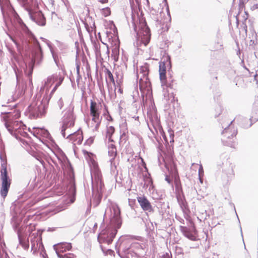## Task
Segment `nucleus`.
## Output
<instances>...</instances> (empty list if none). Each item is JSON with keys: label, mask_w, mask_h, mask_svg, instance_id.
<instances>
[{"label": "nucleus", "mask_w": 258, "mask_h": 258, "mask_svg": "<svg viewBox=\"0 0 258 258\" xmlns=\"http://www.w3.org/2000/svg\"><path fill=\"white\" fill-rule=\"evenodd\" d=\"M109 220V224L99 233L97 240L100 243L109 244L112 243L118 229L122 225L120 209L117 205H113L106 208L104 219Z\"/></svg>", "instance_id": "nucleus-1"}, {"label": "nucleus", "mask_w": 258, "mask_h": 258, "mask_svg": "<svg viewBox=\"0 0 258 258\" xmlns=\"http://www.w3.org/2000/svg\"><path fill=\"white\" fill-rule=\"evenodd\" d=\"M64 77L60 73H55L48 76L42 81L40 91L36 95V98L39 99L42 97L41 104L39 106V112L42 113L41 109L45 111L49 101L57 88L62 84Z\"/></svg>", "instance_id": "nucleus-2"}, {"label": "nucleus", "mask_w": 258, "mask_h": 258, "mask_svg": "<svg viewBox=\"0 0 258 258\" xmlns=\"http://www.w3.org/2000/svg\"><path fill=\"white\" fill-rule=\"evenodd\" d=\"M141 245L139 243L133 242L128 236H121L115 244V249L121 258H146L138 254Z\"/></svg>", "instance_id": "nucleus-3"}, {"label": "nucleus", "mask_w": 258, "mask_h": 258, "mask_svg": "<svg viewBox=\"0 0 258 258\" xmlns=\"http://www.w3.org/2000/svg\"><path fill=\"white\" fill-rule=\"evenodd\" d=\"M92 193L94 198L93 202L95 206L100 203L102 197L104 185L102 180V176L98 165L95 161H93L90 165Z\"/></svg>", "instance_id": "nucleus-4"}, {"label": "nucleus", "mask_w": 258, "mask_h": 258, "mask_svg": "<svg viewBox=\"0 0 258 258\" xmlns=\"http://www.w3.org/2000/svg\"><path fill=\"white\" fill-rule=\"evenodd\" d=\"M20 24L23 30L27 33L29 37V41L33 46L32 61L34 63L39 64L43 58L42 51L40 45L34 34L30 31L28 27L21 20Z\"/></svg>", "instance_id": "nucleus-5"}, {"label": "nucleus", "mask_w": 258, "mask_h": 258, "mask_svg": "<svg viewBox=\"0 0 258 258\" xmlns=\"http://www.w3.org/2000/svg\"><path fill=\"white\" fill-rule=\"evenodd\" d=\"M228 120L225 124L226 127L223 128L221 133L222 138L221 139L222 142L224 146H228L231 148H235L237 145L235 140L233 139L236 137L237 134V130L235 128L232 124L234 120Z\"/></svg>", "instance_id": "nucleus-6"}, {"label": "nucleus", "mask_w": 258, "mask_h": 258, "mask_svg": "<svg viewBox=\"0 0 258 258\" xmlns=\"http://www.w3.org/2000/svg\"><path fill=\"white\" fill-rule=\"evenodd\" d=\"M132 24L134 31L137 33V40L140 44H143L146 46L150 42L151 38L150 31L145 22H140L139 30L137 31V27L135 24L134 16L132 15Z\"/></svg>", "instance_id": "nucleus-7"}, {"label": "nucleus", "mask_w": 258, "mask_h": 258, "mask_svg": "<svg viewBox=\"0 0 258 258\" xmlns=\"http://www.w3.org/2000/svg\"><path fill=\"white\" fill-rule=\"evenodd\" d=\"M149 66L146 63L140 67V72L137 74V78L139 79V87L143 93L150 94L151 92V84L148 78Z\"/></svg>", "instance_id": "nucleus-8"}, {"label": "nucleus", "mask_w": 258, "mask_h": 258, "mask_svg": "<svg viewBox=\"0 0 258 258\" xmlns=\"http://www.w3.org/2000/svg\"><path fill=\"white\" fill-rule=\"evenodd\" d=\"M0 159L1 160L2 170L1 172V178L2 181V186L1 187V195L5 198L8 194L11 185V179L8 176L7 167V160L5 157L0 155Z\"/></svg>", "instance_id": "nucleus-9"}, {"label": "nucleus", "mask_w": 258, "mask_h": 258, "mask_svg": "<svg viewBox=\"0 0 258 258\" xmlns=\"http://www.w3.org/2000/svg\"><path fill=\"white\" fill-rule=\"evenodd\" d=\"M3 114L4 115L2 117L4 120L5 125L12 136H15L16 134L15 131L21 127L23 130L26 127L22 121L16 120L20 117V114H16L15 118L9 115L10 114Z\"/></svg>", "instance_id": "nucleus-10"}, {"label": "nucleus", "mask_w": 258, "mask_h": 258, "mask_svg": "<svg viewBox=\"0 0 258 258\" xmlns=\"http://www.w3.org/2000/svg\"><path fill=\"white\" fill-rule=\"evenodd\" d=\"M44 230H38L37 231H31L29 234V237L26 239L24 236L25 241L29 244L30 240L31 244V251L33 254H36L37 250L40 248H43V245L42 242L41 234ZM29 246V244H28Z\"/></svg>", "instance_id": "nucleus-11"}, {"label": "nucleus", "mask_w": 258, "mask_h": 258, "mask_svg": "<svg viewBox=\"0 0 258 258\" xmlns=\"http://www.w3.org/2000/svg\"><path fill=\"white\" fill-rule=\"evenodd\" d=\"M171 67L170 57L167 55H164L161 58L159 62V77L162 86H167L166 85V69H170Z\"/></svg>", "instance_id": "nucleus-12"}, {"label": "nucleus", "mask_w": 258, "mask_h": 258, "mask_svg": "<svg viewBox=\"0 0 258 258\" xmlns=\"http://www.w3.org/2000/svg\"><path fill=\"white\" fill-rule=\"evenodd\" d=\"M76 116L74 114H64L61 118L62 123L60 133L63 138H66V131L67 129L73 126L75 124Z\"/></svg>", "instance_id": "nucleus-13"}, {"label": "nucleus", "mask_w": 258, "mask_h": 258, "mask_svg": "<svg viewBox=\"0 0 258 258\" xmlns=\"http://www.w3.org/2000/svg\"><path fill=\"white\" fill-rule=\"evenodd\" d=\"M68 174L70 178V186L69 188V192L71 196V202L74 203L75 200L76 196V185L75 183V176L73 171V168L70 163L67 166Z\"/></svg>", "instance_id": "nucleus-14"}, {"label": "nucleus", "mask_w": 258, "mask_h": 258, "mask_svg": "<svg viewBox=\"0 0 258 258\" xmlns=\"http://www.w3.org/2000/svg\"><path fill=\"white\" fill-rule=\"evenodd\" d=\"M258 120V114H249L247 116L241 118L239 125L243 128H248Z\"/></svg>", "instance_id": "nucleus-15"}, {"label": "nucleus", "mask_w": 258, "mask_h": 258, "mask_svg": "<svg viewBox=\"0 0 258 258\" xmlns=\"http://www.w3.org/2000/svg\"><path fill=\"white\" fill-rule=\"evenodd\" d=\"M181 231L183 235L192 241H196L197 238V231L194 225L190 228H187L185 226L180 227Z\"/></svg>", "instance_id": "nucleus-16"}, {"label": "nucleus", "mask_w": 258, "mask_h": 258, "mask_svg": "<svg viewBox=\"0 0 258 258\" xmlns=\"http://www.w3.org/2000/svg\"><path fill=\"white\" fill-rule=\"evenodd\" d=\"M28 14L30 19L37 25L41 26L45 25V18L41 11L35 12L33 13L29 11Z\"/></svg>", "instance_id": "nucleus-17"}, {"label": "nucleus", "mask_w": 258, "mask_h": 258, "mask_svg": "<svg viewBox=\"0 0 258 258\" xmlns=\"http://www.w3.org/2000/svg\"><path fill=\"white\" fill-rule=\"evenodd\" d=\"M13 227L15 231L18 235L19 244L23 247L24 249H28V244L25 241V238H24V236L22 233L21 228L19 227V223L17 222H15L13 225Z\"/></svg>", "instance_id": "nucleus-18"}, {"label": "nucleus", "mask_w": 258, "mask_h": 258, "mask_svg": "<svg viewBox=\"0 0 258 258\" xmlns=\"http://www.w3.org/2000/svg\"><path fill=\"white\" fill-rule=\"evenodd\" d=\"M137 198L140 206L144 211H147L150 213H153V208L151 205V203L148 200L146 197L144 196H141L138 197Z\"/></svg>", "instance_id": "nucleus-19"}, {"label": "nucleus", "mask_w": 258, "mask_h": 258, "mask_svg": "<svg viewBox=\"0 0 258 258\" xmlns=\"http://www.w3.org/2000/svg\"><path fill=\"white\" fill-rule=\"evenodd\" d=\"M104 105L97 99H94L91 101L90 113H99L101 111Z\"/></svg>", "instance_id": "nucleus-20"}, {"label": "nucleus", "mask_w": 258, "mask_h": 258, "mask_svg": "<svg viewBox=\"0 0 258 258\" xmlns=\"http://www.w3.org/2000/svg\"><path fill=\"white\" fill-rule=\"evenodd\" d=\"M67 138L73 141H77V144H81L83 139L82 131L79 129L77 131L70 134Z\"/></svg>", "instance_id": "nucleus-21"}, {"label": "nucleus", "mask_w": 258, "mask_h": 258, "mask_svg": "<svg viewBox=\"0 0 258 258\" xmlns=\"http://www.w3.org/2000/svg\"><path fill=\"white\" fill-rule=\"evenodd\" d=\"M90 118L89 121L91 122L92 126H94L96 130L99 126L102 117L100 116V114H90Z\"/></svg>", "instance_id": "nucleus-22"}, {"label": "nucleus", "mask_w": 258, "mask_h": 258, "mask_svg": "<svg viewBox=\"0 0 258 258\" xmlns=\"http://www.w3.org/2000/svg\"><path fill=\"white\" fill-rule=\"evenodd\" d=\"M54 249L57 250L59 253L63 252L67 250H70L72 248L71 243L61 242L53 246Z\"/></svg>", "instance_id": "nucleus-23"}, {"label": "nucleus", "mask_w": 258, "mask_h": 258, "mask_svg": "<svg viewBox=\"0 0 258 258\" xmlns=\"http://www.w3.org/2000/svg\"><path fill=\"white\" fill-rule=\"evenodd\" d=\"M175 190L176 197L184 195L181 184L178 176H175L174 179Z\"/></svg>", "instance_id": "nucleus-24"}, {"label": "nucleus", "mask_w": 258, "mask_h": 258, "mask_svg": "<svg viewBox=\"0 0 258 258\" xmlns=\"http://www.w3.org/2000/svg\"><path fill=\"white\" fill-rule=\"evenodd\" d=\"M148 117L153 126L156 128V127H159L160 124V120L159 117L158 116L157 114H147Z\"/></svg>", "instance_id": "nucleus-25"}, {"label": "nucleus", "mask_w": 258, "mask_h": 258, "mask_svg": "<svg viewBox=\"0 0 258 258\" xmlns=\"http://www.w3.org/2000/svg\"><path fill=\"white\" fill-rule=\"evenodd\" d=\"M108 155L110 157L109 160H115L117 155L116 149L113 144H111L108 147Z\"/></svg>", "instance_id": "nucleus-26"}, {"label": "nucleus", "mask_w": 258, "mask_h": 258, "mask_svg": "<svg viewBox=\"0 0 258 258\" xmlns=\"http://www.w3.org/2000/svg\"><path fill=\"white\" fill-rule=\"evenodd\" d=\"M221 114H219L218 115H216L215 116L216 118L219 117V122L221 124V126L223 128H224L226 127L225 124L228 120H233V119H229L228 117L226 115H224L220 116Z\"/></svg>", "instance_id": "nucleus-27"}, {"label": "nucleus", "mask_w": 258, "mask_h": 258, "mask_svg": "<svg viewBox=\"0 0 258 258\" xmlns=\"http://www.w3.org/2000/svg\"><path fill=\"white\" fill-rule=\"evenodd\" d=\"M176 199L180 207L182 209V210L186 209L187 207V204L185 201L184 195L176 197Z\"/></svg>", "instance_id": "nucleus-28"}, {"label": "nucleus", "mask_w": 258, "mask_h": 258, "mask_svg": "<svg viewBox=\"0 0 258 258\" xmlns=\"http://www.w3.org/2000/svg\"><path fill=\"white\" fill-rule=\"evenodd\" d=\"M0 7L2 12L4 14L6 10L10 9L9 0H0Z\"/></svg>", "instance_id": "nucleus-29"}, {"label": "nucleus", "mask_w": 258, "mask_h": 258, "mask_svg": "<svg viewBox=\"0 0 258 258\" xmlns=\"http://www.w3.org/2000/svg\"><path fill=\"white\" fill-rule=\"evenodd\" d=\"M119 55V47L115 46L112 50L111 57L114 60V62L118 61Z\"/></svg>", "instance_id": "nucleus-30"}, {"label": "nucleus", "mask_w": 258, "mask_h": 258, "mask_svg": "<svg viewBox=\"0 0 258 258\" xmlns=\"http://www.w3.org/2000/svg\"><path fill=\"white\" fill-rule=\"evenodd\" d=\"M109 162L111 173L113 175H117L118 171L116 169V165L114 160H109Z\"/></svg>", "instance_id": "nucleus-31"}, {"label": "nucleus", "mask_w": 258, "mask_h": 258, "mask_svg": "<svg viewBox=\"0 0 258 258\" xmlns=\"http://www.w3.org/2000/svg\"><path fill=\"white\" fill-rule=\"evenodd\" d=\"M33 129H36L37 132V134H42L44 137L46 138H49L50 137V135L49 133V132L46 130H44L42 128H39V127H33Z\"/></svg>", "instance_id": "nucleus-32"}, {"label": "nucleus", "mask_w": 258, "mask_h": 258, "mask_svg": "<svg viewBox=\"0 0 258 258\" xmlns=\"http://www.w3.org/2000/svg\"><path fill=\"white\" fill-rule=\"evenodd\" d=\"M4 243L0 242V258H10L7 252L4 249Z\"/></svg>", "instance_id": "nucleus-33"}, {"label": "nucleus", "mask_w": 258, "mask_h": 258, "mask_svg": "<svg viewBox=\"0 0 258 258\" xmlns=\"http://www.w3.org/2000/svg\"><path fill=\"white\" fill-rule=\"evenodd\" d=\"M114 128L112 126L108 127L107 129L106 137L108 138L109 140L111 142H113V140H111V138L114 132Z\"/></svg>", "instance_id": "nucleus-34"}, {"label": "nucleus", "mask_w": 258, "mask_h": 258, "mask_svg": "<svg viewBox=\"0 0 258 258\" xmlns=\"http://www.w3.org/2000/svg\"><path fill=\"white\" fill-rule=\"evenodd\" d=\"M105 75L106 80H109L110 82H112L114 84V85H115V81L113 78V76L109 70H106L105 72Z\"/></svg>", "instance_id": "nucleus-35"}, {"label": "nucleus", "mask_w": 258, "mask_h": 258, "mask_svg": "<svg viewBox=\"0 0 258 258\" xmlns=\"http://www.w3.org/2000/svg\"><path fill=\"white\" fill-rule=\"evenodd\" d=\"M150 105L149 107L148 108L147 112V113H156L157 112V109L155 107V104L154 103L152 102L151 100L150 101Z\"/></svg>", "instance_id": "nucleus-36"}, {"label": "nucleus", "mask_w": 258, "mask_h": 258, "mask_svg": "<svg viewBox=\"0 0 258 258\" xmlns=\"http://www.w3.org/2000/svg\"><path fill=\"white\" fill-rule=\"evenodd\" d=\"M94 51L97 56H101V47L100 44L95 43L94 44Z\"/></svg>", "instance_id": "nucleus-37"}, {"label": "nucleus", "mask_w": 258, "mask_h": 258, "mask_svg": "<svg viewBox=\"0 0 258 258\" xmlns=\"http://www.w3.org/2000/svg\"><path fill=\"white\" fill-rule=\"evenodd\" d=\"M101 13L102 16L106 17L110 15L111 12L110 9L108 7H106L102 9Z\"/></svg>", "instance_id": "nucleus-38"}, {"label": "nucleus", "mask_w": 258, "mask_h": 258, "mask_svg": "<svg viewBox=\"0 0 258 258\" xmlns=\"http://www.w3.org/2000/svg\"><path fill=\"white\" fill-rule=\"evenodd\" d=\"M169 44V41L167 39L163 40L160 42V47L161 49H166L168 48Z\"/></svg>", "instance_id": "nucleus-39"}, {"label": "nucleus", "mask_w": 258, "mask_h": 258, "mask_svg": "<svg viewBox=\"0 0 258 258\" xmlns=\"http://www.w3.org/2000/svg\"><path fill=\"white\" fill-rule=\"evenodd\" d=\"M38 253H39V255L42 256L43 258H48L47 254L45 252V251L44 250V247H43V248H40L37 250V252L36 254H37Z\"/></svg>", "instance_id": "nucleus-40"}, {"label": "nucleus", "mask_w": 258, "mask_h": 258, "mask_svg": "<svg viewBox=\"0 0 258 258\" xmlns=\"http://www.w3.org/2000/svg\"><path fill=\"white\" fill-rule=\"evenodd\" d=\"M56 253L58 257L59 258H73L72 256L73 254L71 253L62 254L60 253L57 250H56Z\"/></svg>", "instance_id": "nucleus-41"}, {"label": "nucleus", "mask_w": 258, "mask_h": 258, "mask_svg": "<svg viewBox=\"0 0 258 258\" xmlns=\"http://www.w3.org/2000/svg\"><path fill=\"white\" fill-rule=\"evenodd\" d=\"M32 156L38 161H39L42 165L44 163V161L43 160L41 155L38 154L37 153L34 152Z\"/></svg>", "instance_id": "nucleus-42"}, {"label": "nucleus", "mask_w": 258, "mask_h": 258, "mask_svg": "<svg viewBox=\"0 0 258 258\" xmlns=\"http://www.w3.org/2000/svg\"><path fill=\"white\" fill-rule=\"evenodd\" d=\"M120 82H121V79H119V80H116V83H117V84L116 85L115 84L114 87H115V91L116 89H118L117 92H119L121 94L122 92V90L120 88V87L119 86V83H120Z\"/></svg>", "instance_id": "nucleus-43"}, {"label": "nucleus", "mask_w": 258, "mask_h": 258, "mask_svg": "<svg viewBox=\"0 0 258 258\" xmlns=\"http://www.w3.org/2000/svg\"><path fill=\"white\" fill-rule=\"evenodd\" d=\"M76 69H77L76 82H77L78 85L79 83V80L82 78L81 76L80 75V73H79L80 67H79V66L78 64H77Z\"/></svg>", "instance_id": "nucleus-44"}, {"label": "nucleus", "mask_w": 258, "mask_h": 258, "mask_svg": "<svg viewBox=\"0 0 258 258\" xmlns=\"http://www.w3.org/2000/svg\"><path fill=\"white\" fill-rule=\"evenodd\" d=\"M50 49V51L51 52L52 57H53L55 62L57 64V59H58V56H57V54L54 52L52 47H51V49Z\"/></svg>", "instance_id": "nucleus-45"}, {"label": "nucleus", "mask_w": 258, "mask_h": 258, "mask_svg": "<svg viewBox=\"0 0 258 258\" xmlns=\"http://www.w3.org/2000/svg\"><path fill=\"white\" fill-rule=\"evenodd\" d=\"M29 118L31 119H37L38 117H41L44 114H29Z\"/></svg>", "instance_id": "nucleus-46"}, {"label": "nucleus", "mask_w": 258, "mask_h": 258, "mask_svg": "<svg viewBox=\"0 0 258 258\" xmlns=\"http://www.w3.org/2000/svg\"><path fill=\"white\" fill-rule=\"evenodd\" d=\"M100 247H101L102 251L104 252V253H105V255H106V254L112 255L114 253V251L110 249H107L106 252H105V250H104L103 247L102 245H100Z\"/></svg>", "instance_id": "nucleus-47"}, {"label": "nucleus", "mask_w": 258, "mask_h": 258, "mask_svg": "<svg viewBox=\"0 0 258 258\" xmlns=\"http://www.w3.org/2000/svg\"><path fill=\"white\" fill-rule=\"evenodd\" d=\"M40 39L47 44L49 49H51L52 45L49 40L43 37H41Z\"/></svg>", "instance_id": "nucleus-48"}, {"label": "nucleus", "mask_w": 258, "mask_h": 258, "mask_svg": "<svg viewBox=\"0 0 258 258\" xmlns=\"http://www.w3.org/2000/svg\"><path fill=\"white\" fill-rule=\"evenodd\" d=\"M204 175V169L202 165L201 164L200 165V167L199 169V177L201 178V177Z\"/></svg>", "instance_id": "nucleus-49"}, {"label": "nucleus", "mask_w": 258, "mask_h": 258, "mask_svg": "<svg viewBox=\"0 0 258 258\" xmlns=\"http://www.w3.org/2000/svg\"><path fill=\"white\" fill-rule=\"evenodd\" d=\"M93 138L92 137H90L85 142V145L90 146L93 143Z\"/></svg>", "instance_id": "nucleus-50"}, {"label": "nucleus", "mask_w": 258, "mask_h": 258, "mask_svg": "<svg viewBox=\"0 0 258 258\" xmlns=\"http://www.w3.org/2000/svg\"><path fill=\"white\" fill-rule=\"evenodd\" d=\"M163 25V22L162 21H159L158 19H157L156 20V25L157 26V27H160V28H162V25Z\"/></svg>", "instance_id": "nucleus-51"}, {"label": "nucleus", "mask_w": 258, "mask_h": 258, "mask_svg": "<svg viewBox=\"0 0 258 258\" xmlns=\"http://www.w3.org/2000/svg\"><path fill=\"white\" fill-rule=\"evenodd\" d=\"M58 105L59 107V108L61 109L63 106V101L61 98H60L58 102H57Z\"/></svg>", "instance_id": "nucleus-52"}, {"label": "nucleus", "mask_w": 258, "mask_h": 258, "mask_svg": "<svg viewBox=\"0 0 258 258\" xmlns=\"http://www.w3.org/2000/svg\"><path fill=\"white\" fill-rule=\"evenodd\" d=\"M257 9H258V4H254L253 5H252L250 7V9L252 11L255 10Z\"/></svg>", "instance_id": "nucleus-53"}, {"label": "nucleus", "mask_w": 258, "mask_h": 258, "mask_svg": "<svg viewBox=\"0 0 258 258\" xmlns=\"http://www.w3.org/2000/svg\"><path fill=\"white\" fill-rule=\"evenodd\" d=\"M168 132H169L170 134V138H171L173 140L174 137L173 131L172 130L170 129L168 130Z\"/></svg>", "instance_id": "nucleus-54"}, {"label": "nucleus", "mask_w": 258, "mask_h": 258, "mask_svg": "<svg viewBox=\"0 0 258 258\" xmlns=\"http://www.w3.org/2000/svg\"><path fill=\"white\" fill-rule=\"evenodd\" d=\"M160 258H170L168 253H166L162 255Z\"/></svg>", "instance_id": "nucleus-55"}, {"label": "nucleus", "mask_w": 258, "mask_h": 258, "mask_svg": "<svg viewBox=\"0 0 258 258\" xmlns=\"http://www.w3.org/2000/svg\"><path fill=\"white\" fill-rule=\"evenodd\" d=\"M165 180L168 183H171V179L168 176H166L165 177Z\"/></svg>", "instance_id": "nucleus-56"}, {"label": "nucleus", "mask_w": 258, "mask_h": 258, "mask_svg": "<svg viewBox=\"0 0 258 258\" xmlns=\"http://www.w3.org/2000/svg\"><path fill=\"white\" fill-rule=\"evenodd\" d=\"M55 229V228H48V229H47V231H49V232H51V231H54Z\"/></svg>", "instance_id": "nucleus-57"}, {"label": "nucleus", "mask_w": 258, "mask_h": 258, "mask_svg": "<svg viewBox=\"0 0 258 258\" xmlns=\"http://www.w3.org/2000/svg\"><path fill=\"white\" fill-rule=\"evenodd\" d=\"M106 114L107 115L106 118L108 120H109L112 119L111 116L110 115V114Z\"/></svg>", "instance_id": "nucleus-58"}, {"label": "nucleus", "mask_w": 258, "mask_h": 258, "mask_svg": "<svg viewBox=\"0 0 258 258\" xmlns=\"http://www.w3.org/2000/svg\"><path fill=\"white\" fill-rule=\"evenodd\" d=\"M99 2L102 4H105L107 3L108 0H99Z\"/></svg>", "instance_id": "nucleus-59"}, {"label": "nucleus", "mask_w": 258, "mask_h": 258, "mask_svg": "<svg viewBox=\"0 0 258 258\" xmlns=\"http://www.w3.org/2000/svg\"><path fill=\"white\" fill-rule=\"evenodd\" d=\"M132 117H133V118H134L136 120L137 119H138V118H139V116H133Z\"/></svg>", "instance_id": "nucleus-60"}, {"label": "nucleus", "mask_w": 258, "mask_h": 258, "mask_svg": "<svg viewBox=\"0 0 258 258\" xmlns=\"http://www.w3.org/2000/svg\"><path fill=\"white\" fill-rule=\"evenodd\" d=\"M83 152H84V154H88L89 153V152L88 151H85V150L83 151Z\"/></svg>", "instance_id": "nucleus-61"}, {"label": "nucleus", "mask_w": 258, "mask_h": 258, "mask_svg": "<svg viewBox=\"0 0 258 258\" xmlns=\"http://www.w3.org/2000/svg\"><path fill=\"white\" fill-rule=\"evenodd\" d=\"M88 26L87 25V24H86V29H87V30H88V31H89V29H88Z\"/></svg>", "instance_id": "nucleus-62"}, {"label": "nucleus", "mask_w": 258, "mask_h": 258, "mask_svg": "<svg viewBox=\"0 0 258 258\" xmlns=\"http://www.w3.org/2000/svg\"><path fill=\"white\" fill-rule=\"evenodd\" d=\"M159 212L162 216L163 215V212L162 211H160Z\"/></svg>", "instance_id": "nucleus-63"}, {"label": "nucleus", "mask_w": 258, "mask_h": 258, "mask_svg": "<svg viewBox=\"0 0 258 258\" xmlns=\"http://www.w3.org/2000/svg\"><path fill=\"white\" fill-rule=\"evenodd\" d=\"M199 179H200V182H201V183H202V182H203V181H202V177H201V178H200V177H199Z\"/></svg>", "instance_id": "nucleus-64"}]
</instances>
